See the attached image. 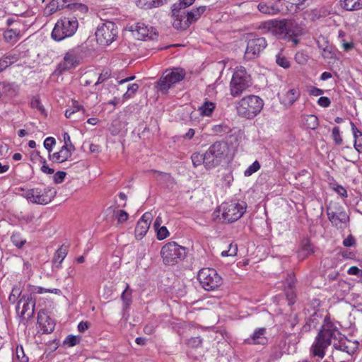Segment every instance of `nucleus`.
Returning <instances> with one entry per match:
<instances>
[{
    "label": "nucleus",
    "mask_w": 362,
    "mask_h": 362,
    "mask_svg": "<svg viewBox=\"0 0 362 362\" xmlns=\"http://www.w3.org/2000/svg\"><path fill=\"white\" fill-rule=\"evenodd\" d=\"M345 338L336 325L332 322L329 316H325L323 325L319 330L310 351L313 356L323 358L325 351L334 341H340Z\"/></svg>",
    "instance_id": "f257e3e1"
},
{
    "label": "nucleus",
    "mask_w": 362,
    "mask_h": 362,
    "mask_svg": "<svg viewBox=\"0 0 362 362\" xmlns=\"http://www.w3.org/2000/svg\"><path fill=\"white\" fill-rule=\"evenodd\" d=\"M264 102L255 95H249L235 102V108L239 117L247 119H253L262 110Z\"/></svg>",
    "instance_id": "f03ea898"
},
{
    "label": "nucleus",
    "mask_w": 362,
    "mask_h": 362,
    "mask_svg": "<svg viewBox=\"0 0 362 362\" xmlns=\"http://www.w3.org/2000/svg\"><path fill=\"white\" fill-rule=\"evenodd\" d=\"M252 85V79L243 66L236 69L230 82V93L234 97H240Z\"/></svg>",
    "instance_id": "7ed1b4c3"
},
{
    "label": "nucleus",
    "mask_w": 362,
    "mask_h": 362,
    "mask_svg": "<svg viewBox=\"0 0 362 362\" xmlns=\"http://www.w3.org/2000/svg\"><path fill=\"white\" fill-rule=\"evenodd\" d=\"M78 25V21L75 18L60 19L56 23L52 30V37L55 41H61L71 37L76 33Z\"/></svg>",
    "instance_id": "20e7f679"
},
{
    "label": "nucleus",
    "mask_w": 362,
    "mask_h": 362,
    "mask_svg": "<svg viewBox=\"0 0 362 362\" xmlns=\"http://www.w3.org/2000/svg\"><path fill=\"white\" fill-rule=\"evenodd\" d=\"M86 47L81 45L69 49L64 54L63 61L58 64L60 73L75 68L83 57Z\"/></svg>",
    "instance_id": "39448f33"
},
{
    "label": "nucleus",
    "mask_w": 362,
    "mask_h": 362,
    "mask_svg": "<svg viewBox=\"0 0 362 362\" xmlns=\"http://www.w3.org/2000/svg\"><path fill=\"white\" fill-rule=\"evenodd\" d=\"M160 255L165 264L173 265L184 258L186 250L185 247L179 245L175 242H170L162 247Z\"/></svg>",
    "instance_id": "423d86ee"
},
{
    "label": "nucleus",
    "mask_w": 362,
    "mask_h": 362,
    "mask_svg": "<svg viewBox=\"0 0 362 362\" xmlns=\"http://www.w3.org/2000/svg\"><path fill=\"white\" fill-rule=\"evenodd\" d=\"M117 33V27L114 22L105 21L98 25L95 37L100 45H109L115 40Z\"/></svg>",
    "instance_id": "0eeeda50"
},
{
    "label": "nucleus",
    "mask_w": 362,
    "mask_h": 362,
    "mask_svg": "<svg viewBox=\"0 0 362 362\" xmlns=\"http://www.w3.org/2000/svg\"><path fill=\"white\" fill-rule=\"evenodd\" d=\"M197 279L206 291H214L223 284L221 276L214 269L211 268L202 269L198 273Z\"/></svg>",
    "instance_id": "6e6552de"
},
{
    "label": "nucleus",
    "mask_w": 362,
    "mask_h": 362,
    "mask_svg": "<svg viewBox=\"0 0 362 362\" xmlns=\"http://www.w3.org/2000/svg\"><path fill=\"white\" fill-rule=\"evenodd\" d=\"M206 10V6H201L190 11H185V14L179 15L174 18L173 25L177 30H186L192 23L196 22Z\"/></svg>",
    "instance_id": "1a4fd4ad"
},
{
    "label": "nucleus",
    "mask_w": 362,
    "mask_h": 362,
    "mask_svg": "<svg viewBox=\"0 0 362 362\" xmlns=\"http://www.w3.org/2000/svg\"><path fill=\"white\" fill-rule=\"evenodd\" d=\"M227 147L223 142L217 141L210 146L204 153L206 168H213L218 165L225 157Z\"/></svg>",
    "instance_id": "9d476101"
},
{
    "label": "nucleus",
    "mask_w": 362,
    "mask_h": 362,
    "mask_svg": "<svg viewBox=\"0 0 362 362\" xmlns=\"http://www.w3.org/2000/svg\"><path fill=\"white\" fill-rule=\"evenodd\" d=\"M56 191L53 188H33L28 189L23 195L29 202L37 204H47L55 197Z\"/></svg>",
    "instance_id": "9b49d317"
},
{
    "label": "nucleus",
    "mask_w": 362,
    "mask_h": 362,
    "mask_svg": "<svg viewBox=\"0 0 362 362\" xmlns=\"http://www.w3.org/2000/svg\"><path fill=\"white\" fill-rule=\"evenodd\" d=\"M185 76V71L181 68H174L167 70L158 81L159 89L163 93L168 90L175 83L181 81Z\"/></svg>",
    "instance_id": "f8f14e48"
},
{
    "label": "nucleus",
    "mask_w": 362,
    "mask_h": 362,
    "mask_svg": "<svg viewBox=\"0 0 362 362\" xmlns=\"http://www.w3.org/2000/svg\"><path fill=\"white\" fill-rule=\"evenodd\" d=\"M294 27H296V23L293 22L276 20L268 21L262 24L263 29H266L276 35L283 36L284 38L287 37L288 35H291Z\"/></svg>",
    "instance_id": "ddd939ff"
},
{
    "label": "nucleus",
    "mask_w": 362,
    "mask_h": 362,
    "mask_svg": "<svg viewBox=\"0 0 362 362\" xmlns=\"http://www.w3.org/2000/svg\"><path fill=\"white\" fill-rule=\"evenodd\" d=\"M35 300L30 293H23L18 300L16 310L22 320H29L35 313Z\"/></svg>",
    "instance_id": "4468645a"
},
{
    "label": "nucleus",
    "mask_w": 362,
    "mask_h": 362,
    "mask_svg": "<svg viewBox=\"0 0 362 362\" xmlns=\"http://www.w3.org/2000/svg\"><path fill=\"white\" fill-rule=\"evenodd\" d=\"M222 217L225 221L233 223L242 217L246 209L245 203L229 202L222 204Z\"/></svg>",
    "instance_id": "2eb2a0df"
},
{
    "label": "nucleus",
    "mask_w": 362,
    "mask_h": 362,
    "mask_svg": "<svg viewBox=\"0 0 362 362\" xmlns=\"http://www.w3.org/2000/svg\"><path fill=\"white\" fill-rule=\"evenodd\" d=\"M267 46V42L263 37H253L248 39L244 58L251 60L258 57Z\"/></svg>",
    "instance_id": "dca6fc26"
},
{
    "label": "nucleus",
    "mask_w": 362,
    "mask_h": 362,
    "mask_svg": "<svg viewBox=\"0 0 362 362\" xmlns=\"http://www.w3.org/2000/svg\"><path fill=\"white\" fill-rule=\"evenodd\" d=\"M327 214L329 221L338 228H345L350 221L349 216L345 211L340 209L337 211H333L328 208Z\"/></svg>",
    "instance_id": "f3484780"
},
{
    "label": "nucleus",
    "mask_w": 362,
    "mask_h": 362,
    "mask_svg": "<svg viewBox=\"0 0 362 362\" xmlns=\"http://www.w3.org/2000/svg\"><path fill=\"white\" fill-rule=\"evenodd\" d=\"M300 96V92L298 87L288 88L279 93L280 103L286 107H291Z\"/></svg>",
    "instance_id": "a211bd4d"
},
{
    "label": "nucleus",
    "mask_w": 362,
    "mask_h": 362,
    "mask_svg": "<svg viewBox=\"0 0 362 362\" xmlns=\"http://www.w3.org/2000/svg\"><path fill=\"white\" fill-rule=\"evenodd\" d=\"M132 31L134 32V35L139 40H153L157 35L156 29L153 27L141 22L137 23Z\"/></svg>",
    "instance_id": "6ab92c4d"
},
{
    "label": "nucleus",
    "mask_w": 362,
    "mask_h": 362,
    "mask_svg": "<svg viewBox=\"0 0 362 362\" xmlns=\"http://www.w3.org/2000/svg\"><path fill=\"white\" fill-rule=\"evenodd\" d=\"M152 220V215L146 212L138 221L135 228V237L136 239H141L149 229Z\"/></svg>",
    "instance_id": "aec40b11"
},
{
    "label": "nucleus",
    "mask_w": 362,
    "mask_h": 362,
    "mask_svg": "<svg viewBox=\"0 0 362 362\" xmlns=\"http://www.w3.org/2000/svg\"><path fill=\"white\" fill-rule=\"evenodd\" d=\"M266 328H257L250 337L244 340V344L250 345H266L268 343V338L266 337Z\"/></svg>",
    "instance_id": "412c9836"
},
{
    "label": "nucleus",
    "mask_w": 362,
    "mask_h": 362,
    "mask_svg": "<svg viewBox=\"0 0 362 362\" xmlns=\"http://www.w3.org/2000/svg\"><path fill=\"white\" fill-rule=\"evenodd\" d=\"M37 323L43 333H51L54 329V320L52 319L44 310H40L38 313Z\"/></svg>",
    "instance_id": "4be33fe9"
},
{
    "label": "nucleus",
    "mask_w": 362,
    "mask_h": 362,
    "mask_svg": "<svg viewBox=\"0 0 362 362\" xmlns=\"http://www.w3.org/2000/svg\"><path fill=\"white\" fill-rule=\"evenodd\" d=\"M281 4V1L279 0H276L274 2L261 1L257 5V8L264 14L273 16L281 11L282 7Z\"/></svg>",
    "instance_id": "5701e85b"
},
{
    "label": "nucleus",
    "mask_w": 362,
    "mask_h": 362,
    "mask_svg": "<svg viewBox=\"0 0 362 362\" xmlns=\"http://www.w3.org/2000/svg\"><path fill=\"white\" fill-rule=\"evenodd\" d=\"M333 346L337 350L346 352L349 355H351L354 354L358 349V342L356 341H351L348 340L345 337V338L341 339L340 341H334Z\"/></svg>",
    "instance_id": "b1692460"
},
{
    "label": "nucleus",
    "mask_w": 362,
    "mask_h": 362,
    "mask_svg": "<svg viewBox=\"0 0 362 362\" xmlns=\"http://www.w3.org/2000/svg\"><path fill=\"white\" fill-rule=\"evenodd\" d=\"M195 0H179L172 6V16L173 18L179 15L185 14L186 8L194 4Z\"/></svg>",
    "instance_id": "393cba45"
},
{
    "label": "nucleus",
    "mask_w": 362,
    "mask_h": 362,
    "mask_svg": "<svg viewBox=\"0 0 362 362\" xmlns=\"http://www.w3.org/2000/svg\"><path fill=\"white\" fill-rule=\"evenodd\" d=\"M72 0H52L47 6L46 12L48 15L52 14L58 10L69 8Z\"/></svg>",
    "instance_id": "a878e982"
},
{
    "label": "nucleus",
    "mask_w": 362,
    "mask_h": 362,
    "mask_svg": "<svg viewBox=\"0 0 362 362\" xmlns=\"http://www.w3.org/2000/svg\"><path fill=\"white\" fill-rule=\"evenodd\" d=\"M19 59L20 54L17 52H13L4 55L1 58H0V65L1 68H2V71H4L13 64L18 62Z\"/></svg>",
    "instance_id": "bb28decb"
},
{
    "label": "nucleus",
    "mask_w": 362,
    "mask_h": 362,
    "mask_svg": "<svg viewBox=\"0 0 362 362\" xmlns=\"http://www.w3.org/2000/svg\"><path fill=\"white\" fill-rule=\"evenodd\" d=\"M66 147H62L60 151L48 156L49 160L54 163H62L70 158V153L65 151Z\"/></svg>",
    "instance_id": "cd10ccee"
},
{
    "label": "nucleus",
    "mask_w": 362,
    "mask_h": 362,
    "mask_svg": "<svg viewBox=\"0 0 362 362\" xmlns=\"http://www.w3.org/2000/svg\"><path fill=\"white\" fill-rule=\"evenodd\" d=\"M339 3L346 11H358L362 8V0H340Z\"/></svg>",
    "instance_id": "c85d7f7f"
},
{
    "label": "nucleus",
    "mask_w": 362,
    "mask_h": 362,
    "mask_svg": "<svg viewBox=\"0 0 362 362\" xmlns=\"http://www.w3.org/2000/svg\"><path fill=\"white\" fill-rule=\"evenodd\" d=\"M351 131L354 138V148L358 152L362 153V132L357 129L355 124L351 122Z\"/></svg>",
    "instance_id": "c756f323"
},
{
    "label": "nucleus",
    "mask_w": 362,
    "mask_h": 362,
    "mask_svg": "<svg viewBox=\"0 0 362 362\" xmlns=\"http://www.w3.org/2000/svg\"><path fill=\"white\" fill-rule=\"evenodd\" d=\"M168 0H137L136 5L143 9H151L162 6Z\"/></svg>",
    "instance_id": "7c9ffc66"
},
{
    "label": "nucleus",
    "mask_w": 362,
    "mask_h": 362,
    "mask_svg": "<svg viewBox=\"0 0 362 362\" xmlns=\"http://www.w3.org/2000/svg\"><path fill=\"white\" fill-rule=\"evenodd\" d=\"M151 172L156 175V178L161 184L165 185L167 187L172 186L175 184L174 178L169 173L157 170H152Z\"/></svg>",
    "instance_id": "2f4dec72"
},
{
    "label": "nucleus",
    "mask_w": 362,
    "mask_h": 362,
    "mask_svg": "<svg viewBox=\"0 0 362 362\" xmlns=\"http://www.w3.org/2000/svg\"><path fill=\"white\" fill-rule=\"evenodd\" d=\"M121 298L123 302V309L125 310H128L132 303V290L129 284H127L124 291L121 295Z\"/></svg>",
    "instance_id": "473e14b6"
},
{
    "label": "nucleus",
    "mask_w": 362,
    "mask_h": 362,
    "mask_svg": "<svg viewBox=\"0 0 362 362\" xmlns=\"http://www.w3.org/2000/svg\"><path fill=\"white\" fill-rule=\"evenodd\" d=\"M215 107V103L210 101H206L201 107H199L198 110L201 115L209 117L212 115Z\"/></svg>",
    "instance_id": "72a5a7b5"
},
{
    "label": "nucleus",
    "mask_w": 362,
    "mask_h": 362,
    "mask_svg": "<svg viewBox=\"0 0 362 362\" xmlns=\"http://www.w3.org/2000/svg\"><path fill=\"white\" fill-rule=\"evenodd\" d=\"M303 124L310 129H315L319 125V120L317 116L313 115H306L303 118Z\"/></svg>",
    "instance_id": "f704fd0d"
},
{
    "label": "nucleus",
    "mask_w": 362,
    "mask_h": 362,
    "mask_svg": "<svg viewBox=\"0 0 362 362\" xmlns=\"http://www.w3.org/2000/svg\"><path fill=\"white\" fill-rule=\"evenodd\" d=\"M19 33L14 29L6 30L4 33V38L6 42L15 43L19 39Z\"/></svg>",
    "instance_id": "c9c22d12"
},
{
    "label": "nucleus",
    "mask_w": 362,
    "mask_h": 362,
    "mask_svg": "<svg viewBox=\"0 0 362 362\" xmlns=\"http://www.w3.org/2000/svg\"><path fill=\"white\" fill-rule=\"evenodd\" d=\"M67 247L64 245H62L55 252L53 258V262L54 263H59L60 265L64 259L66 257L67 255Z\"/></svg>",
    "instance_id": "e433bc0d"
},
{
    "label": "nucleus",
    "mask_w": 362,
    "mask_h": 362,
    "mask_svg": "<svg viewBox=\"0 0 362 362\" xmlns=\"http://www.w3.org/2000/svg\"><path fill=\"white\" fill-rule=\"evenodd\" d=\"M2 93L9 96L16 94V90L14 83L3 82L0 83Z\"/></svg>",
    "instance_id": "4c0bfd02"
},
{
    "label": "nucleus",
    "mask_w": 362,
    "mask_h": 362,
    "mask_svg": "<svg viewBox=\"0 0 362 362\" xmlns=\"http://www.w3.org/2000/svg\"><path fill=\"white\" fill-rule=\"evenodd\" d=\"M22 296L23 294L21 287L16 286L12 288V291L8 296V300L12 303H15L16 302L18 301Z\"/></svg>",
    "instance_id": "58836bf2"
},
{
    "label": "nucleus",
    "mask_w": 362,
    "mask_h": 362,
    "mask_svg": "<svg viewBox=\"0 0 362 362\" xmlns=\"http://www.w3.org/2000/svg\"><path fill=\"white\" fill-rule=\"evenodd\" d=\"M11 240L18 248H22L26 243V240L23 238L19 233H13L11 237Z\"/></svg>",
    "instance_id": "ea45409f"
},
{
    "label": "nucleus",
    "mask_w": 362,
    "mask_h": 362,
    "mask_svg": "<svg viewBox=\"0 0 362 362\" xmlns=\"http://www.w3.org/2000/svg\"><path fill=\"white\" fill-rule=\"evenodd\" d=\"M191 159L194 166L195 167L200 165L202 163H203L206 166L204 153L201 154L199 153H194L191 156Z\"/></svg>",
    "instance_id": "a19ab883"
},
{
    "label": "nucleus",
    "mask_w": 362,
    "mask_h": 362,
    "mask_svg": "<svg viewBox=\"0 0 362 362\" xmlns=\"http://www.w3.org/2000/svg\"><path fill=\"white\" fill-rule=\"evenodd\" d=\"M301 34H302L301 28L298 27V25L296 24V27H294V28H293V32L291 33V35H288L287 37H286V39H288V40L292 41L293 42V44L296 45L299 42L297 37Z\"/></svg>",
    "instance_id": "79ce46f5"
},
{
    "label": "nucleus",
    "mask_w": 362,
    "mask_h": 362,
    "mask_svg": "<svg viewBox=\"0 0 362 362\" xmlns=\"http://www.w3.org/2000/svg\"><path fill=\"white\" fill-rule=\"evenodd\" d=\"M321 54L324 59H332L336 57L334 47L332 45L322 50Z\"/></svg>",
    "instance_id": "37998d69"
},
{
    "label": "nucleus",
    "mask_w": 362,
    "mask_h": 362,
    "mask_svg": "<svg viewBox=\"0 0 362 362\" xmlns=\"http://www.w3.org/2000/svg\"><path fill=\"white\" fill-rule=\"evenodd\" d=\"M276 62L279 66L284 69L289 68L291 65L290 62L281 53H279L276 55Z\"/></svg>",
    "instance_id": "c03bdc74"
},
{
    "label": "nucleus",
    "mask_w": 362,
    "mask_h": 362,
    "mask_svg": "<svg viewBox=\"0 0 362 362\" xmlns=\"http://www.w3.org/2000/svg\"><path fill=\"white\" fill-rule=\"evenodd\" d=\"M33 292L38 293V294H41V293H46V292L54 293L57 295L62 294V291L60 289H58V288L49 289V288H45L40 287V286H35L33 288Z\"/></svg>",
    "instance_id": "a18cd8bd"
},
{
    "label": "nucleus",
    "mask_w": 362,
    "mask_h": 362,
    "mask_svg": "<svg viewBox=\"0 0 362 362\" xmlns=\"http://www.w3.org/2000/svg\"><path fill=\"white\" fill-rule=\"evenodd\" d=\"M332 137L336 145H341L342 144L343 139L341 136L339 127H334L332 129Z\"/></svg>",
    "instance_id": "49530a36"
},
{
    "label": "nucleus",
    "mask_w": 362,
    "mask_h": 362,
    "mask_svg": "<svg viewBox=\"0 0 362 362\" xmlns=\"http://www.w3.org/2000/svg\"><path fill=\"white\" fill-rule=\"evenodd\" d=\"M203 339L200 337H191L187 341V346L192 348L200 347L202 344Z\"/></svg>",
    "instance_id": "de8ad7c7"
},
{
    "label": "nucleus",
    "mask_w": 362,
    "mask_h": 362,
    "mask_svg": "<svg viewBox=\"0 0 362 362\" xmlns=\"http://www.w3.org/2000/svg\"><path fill=\"white\" fill-rule=\"evenodd\" d=\"M317 45L320 49L322 50L325 47H328L332 44H330L328 38L323 35H320L317 39Z\"/></svg>",
    "instance_id": "09e8293b"
},
{
    "label": "nucleus",
    "mask_w": 362,
    "mask_h": 362,
    "mask_svg": "<svg viewBox=\"0 0 362 362\" xmlns=\"http://www.w3.org/2000/svg\"><path fill=\"white\" fill-rule=\"evenodd\" d=\"M260 168V164L257 160H255L252 165H250L245 171V176H250Z\"/></svg>",
    "instance_id": "8fccbe9b"
},
{
    "label": "nucleus",
    "mask_w": 362,
    "mask_h": 362,
    "mask_svg": "<svg viewBox=\"0 0 362 362\" xmlns=\"http://www.w3.org/2000/svg\"><path fill=\"white\" fill-rule=\"evenodd\" d=\"M139 85L133 83L128 86L127 91L124 94L123 97L126 99L131 98L138 90Z\"/></svg>",
    "instance_id": "3c124183"
},
{
    "label": "nucleus",
    "mask_w": 362,
    "mask_h": 362,
    "mask_svg": "<svg viewBox=\"0 0 362 362\" xmlns=\"http://www.w3.org/2000/svg\"><path fill=\"white\" fill-rule=\"evenodd\" d=\"M299 320L297 314L289 315L286 320V325L288 326L291 329H293L295 326L298 323Z\"/></svg>",
    "instance_id": "603ef678"
},
{
    "label": "nucleus",
    "mask_w": 362,
    "mask_h": 362,
    "mask_svg": "<svg viewBox=\"0 0 362 362\" xmlns=\"http://www.w3.org/2000/svg\"><path fill=\"white\" fill-rule=\"evenodd\" d=\"M115 214L119 223H124L129 218V214L124 210H118Z\"/></svg>",
    "instance_id": "864d4df0"
},
{
    "label": "nucleus",
    "mask_w": 362,
    "mask_h": 362,
    "mask_svg": "<svg viewBox=\"0 0 362 362\" xmlns=\"http://www.w3.org/2000/svg\"><path fill=\"white\" fill-rule=\"evenodd\" d=\"M79 342L80 337L74 335H69L64 341V344L68 345L69 346H74L78 344Z\"/></svg>",
    "instance_id": "5fc2aeb1"
},
{
    "label": "nucleus",
    "mask_w": 362,
    "mask_h": 362,
    "mask_svg": "<svg viewBox=\"0 0 362 362\" xmlns=\"http://www.w3.org/2000/svg\"><path fill=\"white\" fill-rule=\"evenodd\" d=\"M40 161L41 163H42V165L40 168L41 171L45 174H49V175H51V174H53L54 173V170L53 168H49L47 165V162H46V160L40 156Z\"/></svg>",
    "instance_id": "6e6d98bb"
},
{
    "label": "nucleus",
    "mask_w": 362,
    "mask_h": 362,
    "mask_svg": "<svg viewBox=\"0 0 362 362\" xmlns=\"http://www.w3.org/2000/svg\"><path fill=\"white\" fill-rule=\"evenodd\" d=\"M56 144V140L54 137H47L44 141V147L51 153L52 147Z\"/></svg>",
    "instance_id": "4d7b16f0"
},
{
    "label": "nucleus",
    "mask_w": 362,
    "mask_h": 362,
    "mask_svg": "<svg viewBox=\"0 0 362 362\" xmlns=\"http://www.w3.org/2000/svg\"><path fill=\"white\" fill-rule=\"evenodd\" d=\"M16 354L19 362H28V357L25 355L22 346H17Z\"/></svg>",
    "instance_id": "13d9d810"
},
{
    "label": "nucleus",
    "mask_w": 362,
    "mask_h": 362,
    "mask_svg": "<svg viewBox=\"0 0 362 362\" xmlns=\"http://www.w3.org/2000/svg\"><path fill=\"white\" fill-rule=\"evenodd\" d=\"M314 252L312 245L308 243L303 245L299 255L308 256Z\"/></svg>",
    "instance_id": "bf43d9fd"
},
{
    "label": "nucleus",
    "mask_w": 362,
    "mask_h": 362,
    "mask_svg": "<svg viewBox=\"0 0 362 362\" xmlns=\"http://www.w3.org/2000/svg\"><path fill=\"white\" fill-rule=\"evenodd\" d=\"M156 230L158 240H163L169 235V232L165 226H162Z\"/></svg>",
    "instance_id": "052dcab7"
},
{
    "label": "nucleus",
    "mask_w": 362,
    "mask_h": 362,
    "mask_svg": "<svg viewBox=\"0 0 362 362\" xmlns=\"http://www.w3.org/2000/svg\"><path fill=\"white\" fill-rule=\"evenodd\" d=\"M66 173L64 171H57L53 176L54 182L60 184L64 182Z\"/></svg>",
    "instance_id": "680f3d73"
},
{
    "label": "nucleus",
    "mask_w": 362,
    "mask_h": 362,
    "mask_svg": "<svg viewBox=\"0 0 362 362\" xmlns=\"http://www.w3.org/2000/svg\"><path fill=\"white\" fill-rule=\"evenodd\" d=\"M296 282V279L294 275H293L292 274H288L287 278L286 279V284L287 288L291 289V290L293 289L295 287Z\"/></svg>",
    "instance_id": "e2e57ef3"
},
{
    "label": "nucleus",
    "mask_w": 362,
    "mask_h": 362,
    "mask_svg": "<svg viewBox=\"0 0 362 362\" xmlns=\"http://www.w3.org/2000/svg\"><path fill=\"white\" fill-rule=\"evenodd\" d=\"M332 189L334 192H336L340 196H341L344 198H346L348 197L347 191L342 185H336L335 186H334L332 187Z\"/></svg>",
    "instance_id": "0e129e2a"
},
{
    "label": "nucleus",
    "mask_w": 362,
    "mask_h": 362,
    "mask_svg": "<svg viewBox=\"0 0 362 362\" xmlns=\"http://www.w3.org/2000/svg\"><path fill=\"white\" fill-rule=\"evenodd\" d=\"M308 322H310V324L315 328L319 323V315L317 312H315L313 315L310 316L309 318L306 320Z\"/></svg>",
    "instance_id": "69168bd1"
},
{
    "label": "nucleus",
    "mask_w": 362,
    "mask_h": 362,
    "mask_svg": "<svg viewBox=\"0 0 362 362\" xmlns=\"http://www.w3.org/2000/svg\"><path fill=\"white\" fill-rule=\"evenodd\" d=\"M317 104L322 107H328L331 104V100L327 97L322 96L317 100Z\"/></svg>",
    "instance_id": "338daca9"
},
{
    "label": "nucleus",
    "mask_w": 362,
    "mask_h": 362,
    "mask_svg": "<svg viewBox=\"0 0 362 362\" xmlns=\"http://www.w3.org/2000/svg\"><path fill=\"white\" fill-rule=\"evenodd\" d=\"M356 243V240L352 235H349L346 238H345L343 241V245L345 247H351L354 245Z\"/></svg>",
    "instance_id": "774afa93"
}]
</instances>
